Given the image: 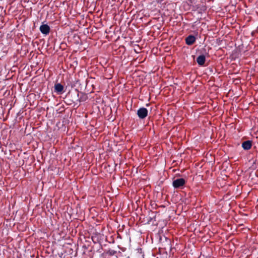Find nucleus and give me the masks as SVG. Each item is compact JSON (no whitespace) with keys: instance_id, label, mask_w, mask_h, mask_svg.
I'll return each mask as SVG.
<instances>
[{"instance_id":"1","label":"nucleus","mask_w":258,"mask_h":258,"mask_svg":"<svg viewBox=\"0 0 258 258\" xmlns=\"http://www.w3.org/2000/svg\"><path fill=\"white\" fill-rule=\"evenodd\" d=\"M185 183V180L182 178H177L173 181L172 185L175 188L183 186Z\"/></svg>"},{"instance_id":"2","label":"nucleus","mask_w":258,"mask_h":258,"mask_svg":"<svg viewBox=\"0 0 258 258\" xmlns=\"http://www.w3.org/2000/svg\"><path fill=\"white\" fill-rule=\"evenodd\" d=\"M148 110L144 107L139 108L137 111V114L140 119H144L148 115Z\"/></svg>"},{"instance_id":"3","label":"nucleus","mask_w":258,"mask_h":258,"mask_svg":"<svg viewBox=\"0 0 258 258\" xmlns=\"http://www.w3.org/2000/svg\"><path fill=\"white\" fill-rule=\"evenodd\" d=\"M40 32L44 35H47L50 32V27L47 24H43L40 27Z\"/></svg>"},{"instance_id":"4","label":"nucleus","mask_w":258,"mask_h":258,"mask_svg":"<svg viewBox=\"0 0 258 258\" xmlns=\"http://www.w3.org/2000/svg\"><path fill=\"white\" fill-rule=\"evenodd\" d=\"M196 37L193 35H189L185 39L186 44L188 45L193 44L196 41Z\"/></svg>"},{"instance_id":"5","label":"nucleus","mask_w":258,"mask_h":258,"mask_svg":"<svg viewBox=\"0 0 258 258\" xmlns=\"http://www.w3.org/2000/svg\"><path fill=\"white\" fill-rule=\"evenodd\" d=\"M63 90V86L60 83H57L54 85V91L58 94L62 93Z\"/></svg>"},{"instance_id":"6","label":"nucleus","mask_w":258,"mask_h":258,"mask_svg":"<svg viewBox=\"0 0 258 258\" xmlns=\"http://www.w3.org/2000/svg\"><path fill=\"white\" fill-rule=\"evenodd\" d=\"M252 146L251 142L250 141H246L242 143V147L243 149L248 150L251 148Z\"/></svg>"},{"instance_id":"7","label":"nucleus","mask_w":258,"mask_h":258,"mask_svg":"<svg viewBox=\"0 0 258 258\" xmlns=\"http://www.w3.org/2000/svg\"><path fill=\"white\" fill-rule=\"evenodd\" d=\"M206 57L204 55L199 56L197 58V62L200 66H203L205 62Z\"/></svg>"}]
</instances>
